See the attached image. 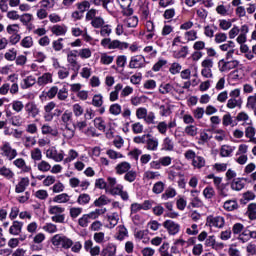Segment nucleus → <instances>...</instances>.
Masks as SVG:
<instances>
[{
  "mask_svg": "<svg viewBox=\"0 0 256 256\" xmlns=\"http://www.w3.org/2000/svg\"><path fill=\"white\" fill-rule=\"evenodd\" d=\"M51 241L54 247L61 246L62 249H71L73 247V240L59 234L54 235Z\"/></svg>",
  "mask_w": 256,
  "mask_h": 256,
  "instance_id": "f257e3e1",
  "label": "nucleus"
},
{
  "mask_svg": "<svg viewBox=\"0 0 256 256\" xmlns=\"http://www.w3.org/2000/svg\"><path fill=\"white\" fill-rule=\"evenodd\" d=\"M239 67V60L226 61L221 59L218 61V69L220 73H226V71H231V69H237Z\"/></svg>",
  "mask_w": 256,
  "mask_h": 256,
  "instance_id": "f03ea898",
  "label": "nucleus"
},
{
  "mask_svg": "<svg viewBox=\"0 0 256 256\" xmlns=\"http://www.w3.org/2000/svg\"><path fill=\"white\" fill-rule=\"evenodd\" d=\"M206 225L208 227H217L218 229H223L225 227V218L223 216L209 215L206 218Z\"/></svg>",
  "mask_w": 256,
  "mask_h": 256,
  "instance_id": "7ed1b4c3",
  "label": "nucleus"
},
{
  "mask_svg": "<svg viewBox=\"0 0 256 256\" xmlns=\"http://www.w3.org/2000/svg\"><path fill=\"white\" fill-rule=\"evenodd\" d=\"M163 227L168 231L169 235H177L181 231V225L173 220H166L163 222Z\"/></svg>",
  "mask_w": 256,
  "mask_h": 256,
  "instance_id": "20e7f679",
  "label": "nucleus"
},
{
  "mask_svg": "<svg viewBox=\"0 0 256 256\" xmlns=\"http://www.w3.org/2000/svg\"><path fill=\"white\" fill-rule=\"evenodd\" d=\"M129 69H143L145 57L143 55L132 56L128 65Z\"/></svg>",
  "mask_w": 256,
  "mask_h": 256,
  "instance_id": "39448f33",
  "label": "nucleus"
},
{
  "mask_svg": "<svg viewBox=\"0 0 256 256\" xmlns=\"http://www.w3.org/2000/svg\"><path fill=\"white\" fill-rule=\"evenodd\" d=\"M1 149L3 151V155L5 157H8L9 161H13V159L17 157V150L11 148V146H9L8 144H4Z\"/></svg>",
  "mask_w": 256,
  "mask_h": 256,
  "instance_id": "423d86ee",
  "label": "nucleus"
},
{
  "mask_svg": "<svg viewBox=\"0 0 256 256\" xmlns=\"http://www.w3.org/2000/svg\"><path fill=\"white\" fill-rule=\"evenodd\" d=\"M27 187H29V177L21 178L15 187V193H25Z\"/></svg>",
  "mask_w": 256,
  "mask_h": 256,
  "instance_id": "0eeeda50",
  "label": "nucleus"
},
{
  "mask_svg": "<svg viewBox=\"0 0 256 256\" xmlns=\"http://www.w3.org/2000/svg\"><path fill=\"white\" fill-rule=\"evenodd\" d=\"M117 175H125L131 170V164L129 162H121L115 167Z\"/></svg>",
  "mask_w": 256,
  "mask_h": 256,
  "instance_id": "6e6552de",
  "label": "nucleus"
},
{
  "mask_svg": "<svg viewBox=\"0 0 256 256\" xmlns=\"http://www.w3.org/2000/svg\"><path fill=\"white\" fill-rule=\"evenodd\" d=\"M25 110L33 118H35V117H37V115H39V108H37V104H35L33 102H28L25 105Z\"/></svg>",
  "mask_w": 256,
  "mask_h": 256,
  "instance_id": "1a4fd4ad",
  "label": "nucleus"
},
{
  "mask_svg": "<svg viewBox=\"0 0 256 256\" xmlns=\"http://www.w3.org/2000/svg\"><path fill=\"white\" fill-rule=\"evenodd\" d=\"M117 253V246L113 243H109L106 248L101 252V256H115Z\"/></svg>",
  "mask_w": 256,
  "mask_h": 256,
  "instance_id": "9d476101",
  "label": "nucleus"
},
{
  "mask_svg": "<svg viewBox=\"0 0 256 256\" xmlns=\"http://www.w3.org/2000/svg\"><path fill=\"white\" fill-rule=\"evenodd\" d=\"M23 229V222L14 221L9 228L10 235H19Z\"/></svg>",
  "mask_w": 256,
  "mask_h": 256,
  "instance_id": "9b49d317",
  "label": "nucleus"
},
{
  "mask_svg": "<svg viewBox=\"0 0 256 256\" xmlns=\"http://www.w3.org/2000/svg\"><path fill=\"white\" fill-rule=\"evenodd\" d=\"M38 85H48V83H53V75L51 73H44L38 78Z\"/></svg>",
  "mask_w": 256,
  "mask_h": 256,
  "instance_id": "f8f14e48",
  "label": "nucleus"
},
{
  "mask_svg": "<svg viewBox=\"0 0 256 256\" xmlns=\"http://www.w3.org/2000/svg\"><path fill=\"white\" fill-rule=\"evenodd\" d=\"M256 195L253 193V191H247L242 194V198L240 199L241 205H247L249 201H254Z\"/></svg>",
  "mask_w": 256,
  "mask_h": 256,
  "instance_id": "ddd939ff",
  "label": "nucleus"
},
{
  "mask_svg": "<svg viewBox=\"0 0 256 256\" xmlns=\"http://www.w3.org/2000/svg\"><path fill=\"white\" fill-rule=\"evenodd\" d=\"M245 188V183H243V179L236 178L231 183V189L233 191H241V189Z\"/></svg>",
  "mask_w": 256,
  "mask_h": 256,
  "instance_id": "4468645a",
  "label": "nucleus"
},
{
  "mask_svg": "<svg viewBox=\"0 0 256 256\" xmlns=\"http://www.w3.org/2000/svg\"><path fill=\"white\" fill-rule=\"evenodd\" d=\"M223 207L225 211H235L236 209H239V204L237 203V200H227Z\"/></svg>",
  "mask_w": 256,
  "mask_h": 256,
  "instance_id": "2eb2a0df",
  "label": "nucleus"
},
{
  "mask_svg": "<svg viewBox=\"0 0 256 256\" xmlns=\"http://www.w3.org/2000/svg\"><path fill=\"white\" fill-rule=\"evenodd\" d=\"M177 195V191L174 188H167L165 192L161 195V199L163 201H167L168 199H173Z\"/></svg>",
  "mask_w": 256,
  "mask_h": 256,
  "instance_id": "dca6fc26",
  "label": "nucleus"
},
{
  "mask_svg": "<svg viewBox=\"0 0 256 256\" xmlns=\"http://www.w3.org/2000/svg\"><path fill=\"white\" fill-rule=\"evenodd\" d=\"M240 52L245 53V57L248 61H252V59L255 58V55H253V52L249 50V46L247 44H241Z\"/></svg>",
  "mask_w": 256,
  "mask_h": 256,
  "instance_id": "f3484780",
  "label": "nucleus"
},
{
  "mask_svg": "<svg viewBox=\"0 0 256 256\" xmlns=\"http://www.w3.org/2000/svg\"><path fill=\"white\" fill-rule=\"evenodd\" d=\"M146 145L148 151H157V148L159 147V140H157V138H149L146 141Z\"/></svg>",
  "mask_w": 256,
  "mask_h": 256,
  "instance_id": "a211bd4d",
  "label": "nucleus"
},
{
  "mask_svg": "<svg viewBox=\"0 0 256 256\" xmlns=\"http://www.w3.org/2000/svg\"><path fill=\"white\" fill-rule=\"evenodd\" d=\"M247 215L250 221H255L256 219V203H250L247 207Z\"/></svg>",
  "mask_w": 256,
  "mask_h": 256,
  "instance_id": "6ab92c4d",
  "label": "nucleus"
},
{
  "mask_svg": "<svg viewBox=\"0 0 256 256\" xmlns=\"http://www.w3.org/2000/svg\"><path fill=\"white\" fill-rule=\"evenodd\" d=\"M53 35H56V37H59L61 35H65V33H67V28L59 25V24H56L52 27L51 29Z\"/></svg>",
  "mask_w": 256,
  "mask_h": 256,
  "instance_id": "aec40b11",
  "label": "nucleus"
},
{
  "mask_svg": "<svg viewBox=\"0 0 256 256\" xmlns=\"http://www.w3.org/2000/svg\"><path fill=\"white\" fill-rule=\"evenodd\" d=\"M107 219L110 223L109 229H113L117 223H119V214L117 212L112 213L111 215L107 216Z\"/></svg>",
  "mask_w": 256,
  "mask_h": 256,
  "instance_id": "412c9836",
  "label": "nucleus"
},
{
  "mask_svg": "<svg viewBox=\"0 0 256 256\" xmlns=\"http://www.w3.org/2000/svg\"><path fill=\"white\" fill-rule=\"evenodd\" d=\"M138 13L140 14L141 19L147 21L149 19V6L147 5H140Z\"/></svg>",
  "mask_w": 256,
  "mask_h": 256,
  "instance_id": "4be33fe9",
  "label": "nucleus"
},
{
  "mask_svg": "<svg viewBox=\"0 0 256 256\" xmlns=\"http://www.w3.org/2000/svg\"><path fill=\"white\" fill-rule=\"evenodd\" d=\"M94 127H96L98 131H105V129H107V126H105V120H103L102 117H96L94 119Z\"/></svg>",
  "mask_w": 256,
  "mask_h": 256,
  "instance_id": "5701e85b",
  "label": "nucleus"
},
{
  "mask_svg": "<svg viewBox=\"0 0 256 256\" xmlns=\"http://www.w3.org/2000/svg\"><path fill=\"white\" fill-rule=\"evenodd\" d=\"M137 179V171L135 170H128L124 175V181L128 183H133Z\"/></svg>",
  "mask_w": 256,
  "mask_h": 256,
  "instance_id": "b1692460",
  "label": "nucleus"
},
{
  "mask_svg": "<svg viewBox=\"0 0 256 256\" xmlns=\"http://www.w3.org/2000/svg\"><path fill=\"white\" fill-rule=\"evenodd\" d=\"M57 93H59V87L52 86L49 91L43 92V95L45 97H48V99H55L57 97Z\"/></svg>",
  "mask_w": 256,
  "mask_h": 256,
  "instance_id": "393cba45",
  "label": "nucleus"
},
{
  "mask_svg": "<svg viewBox=\"0 0 256 256\" xmlns=\"http://www.w3.org/2000/svg\"><path fill=\"white\" fill-rule=\"evenodd\" d=\"M0 175L2 177H5L6 179H13V177H15V173H13V171H11V169H9L5 166L0 168Z\"/></svg>",
  "mask_w": 256,
  "mask_h": 256,
  "instance_id": "a878e982",
  "label": "nucleus"
},
{
  "mask_svg": "<svg viewBox=\"0 0 256 256\" xmlns=\"http://www.w3.org/2000/svg\"><path fill=\"white\" fill-rule=\"evenodd\" d=\"M162 191H165V183L162 181L156 182L152 188V192L155 193V195H161Z\"/></svg>",
  "mask_w": 256,
  "mask_h": 256,
  "instance_id": "bb28decb",
  "label": "nucleus"
},
{
  "mask_svg": "<svg viewBox=\"0 0 256 256\" xmlns=\"http://www.w3.org/2000/svg\"><path fill=\"white\" fill-rule=\"evenodd\" d=\"M197 131H199V128L195 125H188L184 129V133H186L188 137H195V135H197Z\"/></svg>",
  "mask_w": 256,
  "mask_h": 256,
  "instance_id": "cd10ccee",
  "label": "nucleus"
},
{
  "mask_svg": "<svg viewBox=\"0 0 256 256\" xmlns=\"http://www.w3.org/2000/svg\"><path fill=\"white\" fill-rule=\"evenodd\" d=\"M192 165L197 169H202V167L205 165V158L202 156H195V158L192 160Z\"/></svg>",
  "mask_w": 256,
  "mask_h": 256,
  "instance_id": "c85d7f7f",
  "label": "nucleus"
},
{
  "mask_svg": "<svg viewBox=\"0 0 256 256\" xmlns=\"http://www.w3.org/2000/svg\"><path fill=\"white\" fill-rule=\"evenodd\" d=\"M252 236H253V231L246 228L245 230H242V234L240 235L239 239L240 241H242V243H246V241H249Z\"/></svg>",
  "mask_w": 256,
  "mask_h": 256,
  "instance_id": "c756f323",
  "label": "nucleus"
},
{
  "mask_svg": "<svg viewBox=\"0 0 256 256\" xmlns=\"http://www.w3.org/2000/svg\"><path fill=\"white\" fill-rule=\"evenodd\" d=\"M189 55V47L188 46H182L180 51H178L176 54H174L175 59H185Z\"/></svg>",
  "mask_w": 256,
  "mask_h": 256,
  "instance_id": "7c9ffc66",
  "label": "nucleus"
},
{
  "mask_svg": "<svg viewBox=\"0 0 256 256\" xmlns=\"http://www.w3.org/2000/svg\"><path fill=\"white\" fill-rule=\"evenodd\" d=\"M91 105L93 107H103V95L101 94H96L92 98Z\"/></svg>",
  "mask_w": 256,
  "mask_h": 256,
  "instance_id": "2f4dec72",
  "label": "nucleus"
},
{
  "mask_svg": "<svg viewBox=\"0 0 256 256\" xmlns=\"http://www.w3.org/2000/svg\"><path fill=\"white\" fill-rule=\"evenodd\" d=\"M68 201H69V194H67V193H62V194L56 195L53 198L54 203H68Z\"/></svg>",
  "mask_w": 256,
  "mask_h": 256,
  "instance_id": "473e14b6",
  "label": "nucleus"
},
{
  "mask_svg": "<svg viewBox=\"0 0 256 256\" xmlns=\"http://www.w3.org/2000/svg\"><path fill=\"white\" fill-rule=\"evenodd\" d=\"M91 201V196L89 194H80L77 199L78 205H87Z\"/></svg>",
  "mask_w": 256,
  "mask_h": 256,
  "instance_id": "72a5a7b5",
  "label": "nucleus"
},
{
  "mask_svg": "<svg viewBox=\"0 0 256 256\" xmlns=\"http://www.w3.org/2000/svg\"><path fill=\"white\" fill-rule=\"evenodd\" d=\"M21 47H24V49H30V47H33V37H24L21 41Z\"/></svg>",
  "mask_w": 256,
  "mask_h": 256,
  "instance_id": "f704fd0d",
  "label": "nucleus"
},
{
  "mask_svg": "<svg viewBox=\"0 0 256 256\" xmlns=\"http://www.w3.org/2000/svg\"><path fill=\"white\" fill-rule=\"evenodd\" d=\"M77 9L83 14L85 11H87L91 7V3L89 1L84 0L80 3H77Z\"/></svg>",
  "mask_w": 256,
  "mask_h": 256,
  "instance_id": "c9c22d12",
  "label": "nucleus"
},
{
  "mask_svg": "<svg viewBox=\"0 0 256 256\" xmlns=\"http://www.w3.org/2000/svg\"><path fill=\"white\" fill-rule=\"evenodd\" d=\"M171 91H173V85L170 83L160 85L159 92L161 95H167V93H171Z\"/></svg>",
  "mask_w": 256,
  "mask_h": 256,
  "instance_id": "e433bc0d",
  "label": "nucleus"
},
{
  "mask_svg": "<svg viewBox=\"0 0 256 256\" xmlns=\"http://www.w3.org/2000/svg\"><path fill=\"white\" fill-rule=\"evenodd\" d=\"M91 25L92 27H94V29H100V27H103V25H105V20H103V18L101 17H95L91 21Z\"/></svg>",
  "mask_w": 256,
  "mask_h": 256,
  "instance_id": "4c0bfd02",
  "label": "nucleus"
},
{
  "mask_svg": "<svg viewBox=\"0 0 256 256\" xmlns=\"http://www.w3.org/2000/svg\"><path fill=\"white\" fill-rule=\"evenodd\" d=\"M38 171H42V173H47V171H51V164L49 162L42 160L38 164Z\"/></svg>",
  "mask_w": 256,
  "mask_h": 256,
  "instance_id": "58836bf2",
  "label": "nucleus"
},
{
  "mask_svg": "<svg viewBox=\"0 0 256 256\" xmlns=\"http://www.w3.org/2000/svg\"><path fill=\"white\" fill-rule=\"evenodd\" d=\"M153 215H156V217H161L165 213V208L161 204H157L152 208Z\"/></svg>",
  "mask_w": 256,
  "mask_h": 256,
  "instance_id": "ea45409f",
  "label": "nucleus"
},
{
  "mask_svg": "<svg viewBox=\"0 0 256 256\" xmlns=\"http://www.w3.org/2000/svg\"><path fill=\"white\" fill-rule=\"evenodd\" d=\"M24 107H25V105H23L22 101L14 100L12 102V109H13V111H16V113H21V111H23Z\"/></svg>",
  "mask_w": 256,
  "mask_h": 256,
  "instance_id": "a19ab883",
  "label": "nucleus"
},
{
  "mask_svg": "<svg viewBox=\"0 0 256 256\" xmlns=\"http://www.w3.org/2000/svg\"><path fill=\"white\" fill-rule=\"evenodd\" d=\"M61 119H62L63 123L65 124V126L69 125V121H71V119H73V112L66 110L62 114Z\"/></svg>",
  "mask_w": 256,
  "mask_h": 256,
  "instance_id": "79ce46f5",
  "label": "nucleus"
},
{
  "mask_svg": "<svg viewBox=\"0 0 256 256\" xmlns=\"http://www.w3.org/2000/svg\"><path fill=\"white\" fill-rule=\"evenodd\" d=\"M48 213L50 215H57V214L65 213V208H63L61 206H50Z\"/></svg>",
  "mask_w": 256,
  "mask_h": 256,
  "instance_id": "37998d69",
  "label": "nucleus"
},
{
  "mask_svg": "<svg viewBox=\"0 0 256 256\" xmlns=\"http://www.w3.org/2000/svg\"><path fill=\"white\" fill-rule=\"evenodd\" d=\"M109 113L115 116L121 115V106L117 103L110 105Z\"/></svg>",
  "mask_w": 256,
  "mask_h": 256,
  "instance_id": "c03bdc74",
  "label": "nucleus"
},
{
  "mask_svg": "<svg viewBox=\"0 0 256 256\" xmlns=\"http://www.w3.org/2000/svg\"><path fill=\"white\" fill-rule=\"evenodd\" d=\"M35 85V78L33 76H27L24 79V85L22 86V89H29V87H33Z\"/></svg>",
  "mask_w": 256,
  "mask_h": 256,
  "instance_id": "a18cd8bd",
  "label": "nucleus"
},
{
  "mask_svg": "<svg viewBox=\"0 0 256 256\" xmlns=\"http://www.w3.org/2000/svg\"><path fill=\"white\" fill-rule=\"evenodd\" d=\"M67 97H69V91L67 90V88L63 87L58 91L57 98L59 99V101H65Z\"/></svg>",
  "mask_w": 256,
  "mask_h": 256,
  "instance_id": "49530a36",
  "label": "nucleus"
},
{
  "mask_svg": "<svg viewBox=\"0 0 256 256\" xmlns=\"http://www.w3.org/2000/svg\"><path fill=\"white\" fill-rule=\"evenodd\" d=\"M155 112H147L144 121L147 125H155Z\"/></svg>",
  "mask_w": 256,
  "mask_h": 256,
  "instance_id": "de8ad7c7",
  "label": "nucleus"
},
{
  "mask_svg": "<svg viewBox=\"0 0 256 256\" xmlns=\"http://www.w3.org/2000/svg\"><path fill=\"white\" fill-rule=\"evenodd\" d=\"M4 57L6 61H15V59H17V52L15 51V48H12L9 50V52H6Z\"/></svg>",
  "mask_w": 256,
  "mask_h": 256,
  "instance_id": "09e8293b",
  "label": "nucleus"
},
{
  "mask_svg": "<svg viewBox=\"0 0 256 256\" xmlns=\"http://www.w3.org/2000/svg\"><path fill=\"white\" fill-rule=\"evenodd\" d=\"M72 111L75 117H81V115H83V113L85 112V110L83 109V106H80L79 104H74L72 106Z\"/></svg>",
  "mask_w": 256,
  "mask_h": 256,
  "instance_id": "8fccbe9b",
  "label": "nucleus"
},
{
  "mask_svg": "<svg viewBox=\"0 0 256 256\" xmlns=\"http://www.w3.org/2000/svg\"><path fill=\"white\" fill-rule=\"evenodd\" d=\"M19 19H20L21 23H23V25H29V23H31V21H33V15L29 14V13H25V14L21 15Z\"/></svg>",
  "mask_w": 256,
  "mask_h": 256,
  "instance_id": "3c124183",
  "label": "nucleus"
},
{
  "mask_svg": "<svg viewBox=\"0 0 256 256\" xmlns=\"http://www.w3.org/2000/svg\"><path fill=\"white\" fill-rule=\"evenodd\" d=\"M139 25V18L137 16H132L127 20V27L128 28H135Z\"/></svg>",
  "mask_w": 256,
  "mask_h": 256,
  "instance_id": "603ef678",
  "label": "nucleus"
},
{
  "mask_svg": "<svg viewBox=\"0 0 256 256\" xmlns=\"http://www.w3.org/2000/svg\"><path fill=\"white\" fill-rule=\"evenodd\" d=\"M181 69V64L174 62L170 66L169 72L171 73V75H177V73H180Z\"/></svg>",
  "mask_w": 256,
  "mask_h": 256,
  "instance_id": "864d4df0",
  "label": "nucleus"
},
{
  "mask_svg": "<svg viewBox=\"0 0 256 256\" xmlns=\"http://www.w3.org/2000/svg\"><path fill=\"white\" fill-rule=\"evenodd\" d=\"M203 195L206 199H213L215 195V190L213 189V187H206L203 190Z\"/></svg>",
  "mask_w": 256,
  "mask_h": 256,
  "instance_id": "5fc2aeb1",
  "label": "nucleus"
},
{
  "mask_svg": "<svg viewBox=\"0 0 256 256\" xmlns=\"http://www.w3.org/2000/svg\"><path fill=\"white\" fill-rule=\"evenodd\" d=\"M33 57L36 59V61L38 63H43V61H45V59H47V56L43 52H40V51H34Z\"/></svg>",
  "mask_w": 256,
  "mask_h": 256,
  "instance_id": "6e6d98bb",
  "label": "nucleus"
},
{
  "mask_svg": "<svg viewBox=\"0 0 256 256\" xmlns=\"http://www.w3.org/2000/svg\"><path fill=\"white\" fill-rule=\"evenodd\" d=\"M107 196L101 195L98 199L94 201V206L95 207H101L103 205H107Z\"/></svg>",
  "mask_w": 256,
  "mask_h": 256,
  "instance_id": "4d7b16f0",
  "label": "nucleus"
},
{
  "mask_svg": "<svg viewBox=\"0 0 256 256\" xmlns=\"http://www.w3.org/2000/svg\"><path fill=\"white\" fill-rule=\"evenodd\" d=\"M106 154L110 159H122L123 157V154L118 153L117 151L112 149L107 150Z\"/></svg>",
  "mask_w": 256,
  "mask_h": 256,
  "instance_id": "13d9d810",
  "label": "nucleus"
},
{
  "mask_svg": "<svg viewBox=\"0 0 256 256\" xmlns=\"http://www.w3.org/2000/svg\"><path fill=\"white\" fill-rule=\"evenodd\" d=\"M165 65H167V60H158V62L153 65L152 71L157 73V71H161L162 67H165Z\"/></svg>",
  "mask_w": 256,
  "mask_h": 256,
  "instance_id": "bf43d9fd",
  "label": "nucleus"
},
{
  "mask_svg": "<svg viewBox=\"0 0 256 256\" xmlns=\"http://www.w3.org/2000/svg\"><path fill=\"white\" fill-rule=\"evenodd\" d=\"M228 78L231 81H239V79H241V77L239 76V69L234 68V70L228 74Z\"/></svg>",
  "mask_w": 256,
  "mask_h": 256,
  "instance_id": "052dcab7",
  "label": "nucleus"
},
{
  "mask_svg": "<svg viewBox=\"0 0 256 256\" xmlns=\"http://www.w3.org/2000/svg\"><path fill=\"white\" fill-rule=\"evenodd\" d=\"M122 190H123V185L117 184L115 187L110 188L108 190V193H110V195L115 196V195H119Z\"/></svg>",
  "mask_w": 256,
  "mask_h": 256,
  "instance_id": "680f3d73",
  "label": "nucleus"
},
{
  "mask_svg": "<svg viewBox=\"0 0 256 256\" xmlns=\"http://www.w3.org/2000/svg\"><path fill=\"white\" fill-rule=\"evenodd\" d=\"M65 129L66 132L64 134V137L66 139H73V137H75V128L71 129L69 128V124H66Z\"/></svg>",
  "mask_w": 256,
  "mask_h": 256,
  "instance_id": "e2e57ef3",
  "label": "nucleus"
},
{
  "mask_svg": "<svg viewBox=\"0 0 256 256\" xmlns=\"http://www.w3.org/2000/svg\"><path fill=\"white\" fill-rule=\"evenodd\" d=\"M137 119H145L147 117V108L140 107L136 110Z\"/></svg>",
  "mask_w": 256,
  "mask_h": 256,
  "instance_id": "0e129e2a",
  "label": "nucleus"
},
{
  "mask_svg": "<svg viewBox=\"0 0 256 256\" xmlns=\"http://www.w3.org/2000/svg\"><path fill=\"white\" fill-rule=\"evenodd\" d=\"M163 146L165 151H173V148H174L173 141H171L169 137H166L164 139Z\"/></svg>",
  "mask_w": 256,
  "mask_h": 256,
  "instance_id": "69168bd1",
  "label": "nucleus"
},
{
  "mask_svg": "<svg viewBox=\"0 0 256 256\" xmlns=\"http://www.w3.org/2000/svg\"><path fill=\"white\" fill-rule=\"evenodd\" d=\"M62 41H63V38H59L58 40H54L52 42V47L54 51H61V49H63V43H61Z\"/></svg>",
  "mask_w": 256,
  "mask_h": 256,
  "instance_id": "338daca9",
  "label": "nucleus"
},
{
  "mask_svg": "<svg viewBox=\"0 0 256 256\" xmlns=\"http://www.w3.org/2000/svg\"><path fill=\"white\" fill-rule=\"evenodd\" d=\"M203 253V244H196L192 249V254L195 256H200Z\"/></svg>",
  "mask_w": 256,
  "mask_h": 256,
  "instance_id": "774afa93",
  "label": "nucleus"
}]
</instances>
